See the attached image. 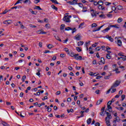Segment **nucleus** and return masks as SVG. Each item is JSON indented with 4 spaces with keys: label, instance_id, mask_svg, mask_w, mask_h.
I'll return each instance as SVG.
<instances>
[{
    "label": "nucleus",
    "instance_id": "obj_39",
    "mask_svg": "<svg viewBox=\"0 0 126 126\" xmlns=\"http://www.w3.org/2000/svg\"><path fill=\"white\" fill-rule=\"evenodd\" d=\"M97 26H98V25H97L96 23L92 24V28H93L94 27H97Z\"/></svg>",
    "mask_w": 126,
    "mask_h": 126
},
{
    "label": "nucleus",
    "instance_id": "obj_41",
    "mask_svg": "<svg viewBox=\"0 0 126 126\" xmlns=\"http://www.w3.org/2000/svg\"><path fill=\"white\" fill-rule=\"evenodd\" d=\"M86 11H87V8H86V7H83L82 12H86Z\"/></svg>",
    "mask_w": 126,
    "mask_h": 126
},
{
    "label": "nucleus",
    "instance_id": "obj_22",
    "mask_svg": "<svg viewBox=\"0 0 126 126\" xmlns=\"http://www.w3.org/2000/svg\"><path fill=\"white\" fill-rule=\"evenodd\" d=\"M100 62L101 63H102L103 64H105V58L102 57L100 59Z\"/></svg>",
    "mask_w": 126,
    "mask_h": 126
},
{
    "label": "nucleus",
    "instance_id": "obj_27",
    "mask_svg": "<svg viewBox=\"0 0 126 126\" xmlns=\"http://www.w3.org/2000/svg\"><path fill=\"white\" fill-rule=\"evenodd\" d=\"M102 102H103V99L98 100L96 102V105H100Z\"/></svg>",
    "mask_w": 126,
    "mask_h": 126
},
{
    "label": "nucleus",
    "instance_id": "obj_45",
    "mask_svg": "<svg viewBox=\"0 0 126 126\" xmlns=\"http://www.w3.org/2000/svg\"><path fill=\"white\" fill-rule=\"evenodd\" d=\"M97 44H98V42H95L94 44H93L92 46L93 48H96L97 47Z\"/></svg>",
    "mask_w": 126,
    "mask_h": 126
},
{
    "label": "nucleus",
    "instance_id": "obj_40",
    "mask_svg": "<svg viewBox=\"0 0 126 126\" xmlns=\"http://www.w3.org/2000/svg\"><path fill=\"white\" fill-rule=\"evenodd\" d=\"M24 2V3H28V2H29V4H30V3H31V1H30V0H25Z\"/></svg>",
    "mask_w": 126,
    "mask_h": 126
},
{
    "label": "nucleus",
    "instance_id": "obj_46",
    "mask_svg": "<svg viewBox=\"0 0 126 126\" xmlns=\"http://www.w3.org/2000/svg\"><path fill=\"white\" fill-rule=\"evenodd\" d=\"M36 32L38 33V34H42V33H43V30L37 31Z\"/></svg>",
    "mask_w": 126,
    "mask_h": 126
},
{
    "label": "nucleus",
    "instance_id": "obj_61",
    "mask_svg": "<svg viewBox=\"0 0 126 126\" xmlns=\"http://www.w3.org/2000/svg\"><path fill=\"white\" fill-rule=\"evenodd\" d=\"M112 89V91H111V93H115V92L117 91V89H114V88L113 89Z\"/></svg>",
    "mask_w": 126,
    "mask_h": 126
},
{
    "label": "nucleus",
    "instance_id": "obj_38",
    "mask_svg": "<svg viewBox=\"0 0 126 126\" xmlns=\"http://www.w3.org/2000/svg\"><path fill=\"white\" fill-rule=\"evenodd\" d=\"M119 69L118 68H116L115 70H113V71H116V73H120L121 71H118V70Z\"/></svg>",
    "mask_w": 126,
    "mask_h": 126
},
{
    "label": "nucleus",
    "instance_id": "obj_62",
    "mask_svg": "<svg viewBox=\"0 0 126 126\" xmlns=\"http://www.w3.org/2000/svg\"><path fill=\"white\" fill-rule=\"evenodd\" d=\"M110 78V75L104 76V79H109Z\"/></svg>",
    "mask_w": 126,
    "mask_h": 126
},
{
    "label": "nucleus",
    "instance_id": "obj_64",
    "mask_svg": "<svg viewBox=\"0 0 126 126\" xmlns=\"http://www.w3.org/2000/svg\"><path fill=\"white\" fill-rule=\"evenodd\" d=\"M95 126H100V124L98 122L95 123Z\"/></svg>",
    "mask_w": 126,
    "mask_h": 126
},
{
    "label": "nucleus",
    "instance_id": "obj_35",
    "mask_svg": "<svg viewBox=\"0 0 126 126\" xmlns=\"http://www.w3.org/2000/svg\"><path fill=\"white\" fill-rule=\"evenodd\" d=\"M99 17H100V18H106V16H105V15H104L103 14L99 15Z\"/></svg>",
    "mask_w": 126,
    "mask_h": 126
},
{
    "label": "nucleus",
    "instance_id": "obj_11",
    "mask_svg": "<svg viewBox=\"0 0 126 126\" xmlns=\"http://www.w3.org/2000/svg\"><path fill=\"white\" fill-rule=\"evenodd\" d=\"M75 37L76 38V40L78 41H80V34H77Z\"/></svg>",
    "mask_w": 126,
    "mask_h": 126
},
{
    "label": "nucleus",
    "instance_id": "obj_29",
    "mask_svg": "<svg viewBox=\"0 0 126 126\" xmlns=\"http://www.w3.org/2000/svg\"><path fill=\"white\" fill-rule=\"evenodd\" d=\"M47 48L48 49H52V48H54V45H53V44H49L47 46Z\"/></svg>",
    "mask_w": 126,
    "mask_h": 126
},
{
    "label": "nucleus",
    "instance_id": "obj_44",
    "mask_svg": "<svg viewBox=\"0 0 126 126\" xmlns=\"http://www.w3.org/2000/svg\"><path fill=\"white\" fill-rule=\"evenodd\" d=\"M45 27L47 29H49V28H50V27H51V26L50 25V24H46L45 25Z\"/></svg>",
    "mask_w": 126,
    "mask_h": 126
},
{
    "label": "nucleus",
    "instance_id": "obj_43",
    "mask_svg": "<svg viewBox=\"0 0 126 126\" xmlns=\"http://www.w3.org/2000/svg\"><path fill=\"white\" fill-rule=\"evenodd\" d=\"M123 21V18H119L118 19V23H121V22H122Z\"/></svg>",
    "mask_w": 126,
    "mask_h": 126
},
{
    "label": "nucleus",
    "instance_id": "obj_52",
    "mask_svg": "<svg viewBox=\"0 0 126 126\" xmlns=\"http://www.w3.org/2000/svg\"><path fill=\"white\" fill-rule=\"evenodd\" d=\"M84 26V23H82L79 25V28H81L83 26Z\"/></svg>",
    "mask_w": 126,
    "mask_h": 126
},
{
    "label": "nucleus",
    "instance_id": "obj_57",
    "mask_svg": "<svg viewBox=\"0 0 126 126\" xmlns=\"http://www.w3.org/2000/svg\"><path fill=\"white\" fill-rule=\"evenodd\" d=\"M115 120L117 121V122H119L121 121V119H120V117H117L116 118H115Z\"/></svg>",
    "mask_w": 126,
    "mask_h": 126
},
{
    "label": "nucleus",
    "instance_id": "obj_14",
    "mask_svg": "<svg viewBox=\"0 0 126 126\" xmlns=\"http://www.w3.org/2000/svg\"><path fill=\"white\" fill-rule=\"evenodd\" d=\"M117 44L118 45V46H119V47L122 46V40L118 39L117 40Z\"/></svg>",
    "mask_w": 126,
    "mask_h": 126
},
{
    "label": "nucleus",
    "instance_id": "obj_47",
    "mask_svg": "<svg viewBox=\"0 0 126 126\" xmlns=\"http://www.w3.org/2000/svg\"><path fill=\"white\" fill-rule=\"evenodd\" d=\"M0 81L1 82V81H3V76L1 75H0Z\"/></svg>",
    "mask_w": 126,
    "mask_h": 126
},
{
    "label": "nucleus",
    "instance_id": "obj_33",
    "mask_svg": "<svg viewBox=\"0 0 126 126\" xmlns=\"http://www.w3.org/2000/svg\"><path fill=\"white\" fill-rule=\"evenodd\" d=\"M111 58H112V57L110 55V54H106V59L110 60Z\"/></svg>",
    "mask_w": 126,
    "mask_h": 126
},
{
    "label": "nucleus",
    "instance_id": "obj_12",
    "mask_svg": "<svg viewBox=\"0 0 126 126\" xmlns=\"http://www.w3.org/2000/svg\"><path fill=\"white\" fill-rule=\"evenodd\" d=\"M103 26H104V25L98 27V28L96 30L94 29V31H93V32H96V31H100V30H101V28H102Z\"/></svg>",
    "mask_w": 126,
    "mask_h": 126
},
{
    "label": "nucleus",
    "instance_id": "obj_16",
    "mask_svg": "<svg viewBox=\"0 0 126 126\" xmlns=\"http://www.w3.org/2000/svg\"><path fill=\"white\" fill-rule=\"evenodd\" d=\"M65 27V24H62L60 26V30H63L64 29V28Z\"/></svg>",
    "mask_w": 126,
    "mask_h": 126
},
{
    "label": "nucleus",
    "instance_id": "obj_8",
    "mask_svg": "<svg viewBox=\"0 0 126 126\" xmlns=\"http://www.w3.org/2000/svg\"><path fill=\"white\" fill-rule=\"evenodd\" d=\"M110 28H111V27H110V26H109L106 29L102 31L101 32H103V33H105V32H108V31L110 30Z\"/></svg>",
    "mask_w": 126,
    "mask_h": 126
},
{
    "label": "nucleus",
    "instance_id": "obj_60",
    "mask_svg": "<svg viewBox=\"0 0 126 126\" xmlns=\"http://www.w3.org/2000/svg\"><path fill=\"white\" fill-rule=\"evenodd\" d=\"M79 6H80V7H83V4L81 3H78Z\"/></svg>",
    "mask_w": 126,
    "mask_h": 126
},
{
    "label": "nucleus",
    "instance_id": "obj_55",
    "mask_svg": "<svg viewBox=\"0 0 126 126\" xmlns=\"http://www.w3.org/2000/svg\"><path fill=\"white\" fill-rule=\"evenodd\" d=\"M48 112H51L52 111V108H50L49 106L47 107V108Z\"/></svg>",
    "mask_w": 126,
    "mask_h": 126
},
{
    "label": "nucleus",
    "instance_id": "obj_5",
    "mask_svg": "<svg viewBox=\"0 0 126 126\" xmlns=\"http://www.w3.org/2000/svg\"><path fill=\"white\" fill-rule=\"evenodd\" d=\"M105 111L107 112V111H109V112L112 113V106L110 105H107V109H106Z\"/></svg>",
    "mask_w": 126,
    "mask_h": 126
},
{
    "label": "nucleus",
    "instance_id": "obj_36",
    "mask_svg": "<svg viewBox=\"0 0 126 126\" xmlns=\"http://www.w3.org/2000/svg\"><path fill=\"white\" fill-rule=\"evenodd\" d=\"M110 28L112 27H114L115 28H117V29H119V28H120L119 27L117 26L116 25H110Z\"/></svg>",
    "mask_w": 126,
    "mask_h": 126
},
{
    "label": "nucleus",
    "instance_id": "obj_20",
    "mask_svg": "<svg viewBox=\"0 0 126 126\" xmlns=\"http://www.w3.org/2000/svg\"><path fill=\"white\" fill-rule=\"evenodd\" d=\"M92 121V119L91 118H89L87 121V123L88 125H90V124H91Z\"/></svg>",
    "mask_w": 126,
    "mask_h": 126
},
{
    "label": "nucleus",
    "instance_id": "obj_21",
    "mask_svg": "<svg viewBox=\"0 0 126 126\" xmlns=\"http://www.w3.org/2000/svg\"><path fill=\"white\" fill-rule=\"evenodd\" d=\"M78 0H73L72 1V3L73 5H75V4H77V1Z\"/></svg>",
    "mask_w": 126,
    "mask_h": 126
},
{
    "label": "nucleus",
    "instance_id": "obj_17",
    "mask_svg": "<svg viewBox=\"0 0 126 126\" xmlns=\"http://www.w3.org/2000/svg\"><path fill=\"white\" fill-rule=\"evenodd\" d=\"M84 44V42L83 41H79L78 42V47H80V46H82Z\"/></svg>",
    "mask_w": 126,
    "mask_h": 126
},
{
    "label": "nucleus",
    "instance_id": "obj_49",
    "mask_svg": "<svg viewBox=\"0 0 126 126\" xmlns=\"http://www.w3.org/2000/svg\"><path fill=\"white\" fill-rule=\"evenodd\" d=\"M60 57H61V58H62V59H63V58H65V54H60Z\"/></svg>",
    "mask_w": 126,
    "mask_h": 126
},
{
    "label": "nucleus",
    "instance_id": "obj_56",
    "mask_svg": "<svg viewBox=\"0 0 126 126\" xmlns=\"http://www.w3.org/2000/svg\"><path fill=\"white\" fill-rule=\"evenodd\" d=\"M101 49V48L100 47H97L96 48H95V51H96V52H97V51H99L100 49Z\"/></svg>",
    "mask_w": 126,
    "mask_h": 126
},
{
    "label": "nucleus",
    "instance_id": "obj_50",
    "mask_svg": "<svg viewBox=\"0 0 126 126\" xmlns=\"http://www.w3.org/2000/svg\"><path fill=\"white\" fill-rule=\"evenodd\" d=\"M72 30V34H73V33H74V32H76V29L75 28H74L73 29L72 28V30Z\"/></svg>",
    "mask_w": 126,
    "mask_h": 126
},
{
    "label": "nucleus",
    "instance_id": "obj_19",
    "mask_svg": "<svg viewBox=\"0 0 126 126\" xmlns=\"http://www.w3.org/2000/svg\"><path fill=\"white\" fill-rule=\"evenodd\" d=\"M117 8L118 10H122L123 9V6L122 5L117 6Z\"/></svg>",
    "mask_w": 126,
    "mask_h": 126
},
{
    "label": "nucleus",
    "instance_id": "obj_26",
    "mask_svg": "<svg viewBox=\"0 0 126 126\" xmlns=\"http://www.w3.org/2000/svg\"><path fill=\"white\" fill-rule=\"evenodd\" d=\"M65 31H69V30H72V28H70V27H68L65 28Z\"/></svg>",
    "mask_w": 126,
    "mask_h": 126
},
{
    "label": "nucleus",
    "instance_id": "obj_3",
    "mask_svg": "<svg viewBox=\"0 0 126 126\" xmlns=\"http://www.w3.org/2000/svg\"><path fill=\"white\" fill-rule=\"evenodd\" d=\"M3 24H6V25H9L12 23V21L11 20H7L3 22Z\"/></svg>",
    "mask_w": 126,
    "mask_h": 126
},
{
    "label": "nucleus",
    "instance_id": "obj_10",
    "mask_svg": "<svg viewBox=\"0 0 126 126\" xmlns=\"http://www.w3.org/2000/svg\"><path fill=\"white\" fill-rule=\"evenodd\" d=\"M1 124L3 126H9V125L4 121H1Z\"/></svg>",
    "mask_w": 126,
    "mask_h": 126
},
{
    "label": "nucleus",
    "instance_id": "obj_9",
    "mask_svg": "<svg viewBox=\"0 0 126 126\" xmlns=\"http://www.w3.org/2000/svg\"><path fill=\"white\" fill-rule=\"evenodd\" d=\"M54 36L55 39H56V40L60 41V42H62V39H60V37L58 36H57V34L54 33Z\"/></svg>",
    "mask_w": 126,
    "mask_h": 126
},
{
    "label": "nucleus",
    "instance_id": "obj_63",
    "mask_svg": "<svg viewBox=\"0 0 126 126\" xmlns=\"http://www.w3.org/2000/svg\"><path fill=\"white\" fill-rule=\"evenodd\" d=\"M67 102H71V98L70 97H68L67 99Z\"/></svg>",
    "mask_w": 126,
    "mask_h": 126
},
{
    "label": "nucleus",
    "instance_id": "obj_6",
    "mask_svg": "<svg viewBox=\"0 0 126 126\" xmlns=\"http://www.w3.org/2000/svg\"><path fill=\"white\" fill-rule=\"evenodd\" d=\"M106 38H107V39H108V40L109 41H110V42H113L114 41V39L113 38H112V36H110L109 35H106Z\"/></svg>",
    "mask_w": 126,
    "mask_h": 126
},
{
    "label": "nucleus",
    "instance_id": "obj_42",
    "mask_svg": "<svg viewBox=\"0 0 126 126\" xmlns=\"http://www.w3.org/2000/svg\"><path fill=\"white\" fill-rule=\"evenodd\" d=\"M19 7L21 8V7H22V6H15V7H12L11 9H14V8H15V9H17V8H19Z\"/></svg>",
    "mask_w": 126,
    "mask_h": 126
},
{
    "label": "nucleus",
    "instance_id": "obj_4",
    "mask_svg": "<svg viewBox=\"0 0 126 126\" xmlns=\"http://www.w3.org/2000/svg\"><path fill=\"white\" fill-rule=\"evenodd\" d=\"M105 122L107 126H111V124H110V119H108V117L105 118Z\"/></svg>",
    "mask_w": 126,
    "mask_h": 126
},
{
    "label": "nucleus",
    "instance_id": "obj_32",
    "mask_svg": "<svg viewBox=\"0 0 126 126\" xmlns=\"http://www.w3.org/2000/svg\"><path fill=\"white\" fill-rule=\"evenodd\" d=\"M76 50L78 52H82V50H81V47H76Z\"/></svg>",
    "mask_w": 126,
    "mask_h": 126
},
{
    "label": "nucleus",
    "instance_id": "obj_48",
    "mask_svg": "<svg viewBox=\"0 0 126 126\" xmlns=\"http://www.w3.org/2000/svg\"><path fill=\"white\" fill-rule=\"evenodd\" d=\"M121 98H122V101H124V100L125 99V98H126V95L125 94H123L122 96H121Z\"/></svg>",
    "mask_w": 126,
    "mask_h": 126
},
{
    "label": "nucleus",
    "instance_id": "obj_18",
    "mask_svg": "<svg viewBox=\"0 0 126 126\" xmlns=\"http://www.w3.org/2000/svg\"><path fill=\"white\" fill-rule=\"evenodd\" d=\"M75 59L77 60H80V61H81V60H82V56L75 57Z\"/></svg>",
    "mask_w": 126,
    "mask_h": 126
},
{
    "label": "nucleus",
    "instance_id": "obj_51",
    "mask_svg": "<svg viewBox=\"0 0 126 126\" xmlns=\"http://www.w3.org/2000/svg\"><path fill=\"white\" fill-rule=\"evenodd\" d=\"M118 55L120 57H125V55H124V53L123 52H120L118 54Z\"/></svg>",
    "mask_w": 126,
    "mask_h": 126
},
{
    "label": "nucleus",
    "instance_id": "obj_1",
    "mask_svg": "<svg viewBox=\"0 0 126 126\" xmlns=\"http://www.w3.org/2000/svg\"><path fill=\"white\" fill-rule=\"evenodd\" d=\"M120 84L121 81H119V80H116L113 84V85L111 86V89H113L116 87H118V86H119V85H120Z\"/></svg>",
    "mask_w": 126,
    "mask_h": 126
},
{
    "label": "nucleus",
    "instance_id": "obj_58",
    "mask_svg": "<svg viewBox=\"0 0 126 126\" xmlns=\"http://www.w3.org/2000/svg\"><path fill=\"white\" fill-rule=\"evenodd\" d=\"M103 69L104 70H107V69H108V65H105L103 68Z\"/></svg>",
    "mask_w": 126,
    "mask_h": 126
},
{
    "label": "nucleus",
    "instance_id": "obj_30",
    "mask_svg": "<svg viewBox=\"0 0 126 126\" xmlns=\"http://www.w3.org/2000/svg\"><path fill=\"white\" fill-rule=\"evenodd\" d=\"M51 7L53 8V9H55V10H56V11H58V7H56V6L52 5H51Z\"/></svg>",
    "mask_w": 126,
    "mask_h": 126
},
{
    "label": "nucleus",
    "instance_id": "obj_28",
    "mask_svg": "<svg viewBox=\"0 0 126 126\" xmlns=\"http://www.w3.org/2000/svg\"><path fill=\"white\" fill-rule=\"evenodd\" d=\"M91 15L93 16V17H94V16L96 17V16H97V15H96V11L93 12V13H91Z\"/></svg>",
    "mask_w": 126,
    "mask_h": 126
},
{
    "label": "nucleus",
    "instance_id": "obj_34",
    "mask_svg": "<svg viewBox=\"0 0 126 126\" xmlns=\"http://www.w3.org/2000/svg\"><path fill=\"white\" fill-rule=\"evenodd\" d=\"M98 5H103L104 4V2L100 0L98 1Z\"/></svg>",
    "mask_w": 126,
    "mask_h": 126
},
{
    "label": "nucleus",
    "instance_id": "obj_25",
    "mask_svg": "<svg viewBox=\"0 0 126 126\" xmlns=\"http://www.w3.org/2000/svg\"><path fill=\"white\" fill-rule=\"evenodd\" d=\"M69 55H70V56L72 57V58H75V54L73 52H71Z\"/></svg>",
    "mask_w": 126,
    "mask_h": 126
},
{
    "label": "nucleus",
    "instance_id": "obj_54",
    "mask_svg": "<svg viewBox=\"0 0 126 126\" xmlns=\"http://www.w3.org/2000/svg\"><path fill=\"white\" fill-rule=\"evenodd\" d=\"M29 26L32 28H36V27H37L36 26L32 25V24H30Z\"/></svg>",
    "mask_w": 126,
    "mask_h": 126
},
{
    "label": "nucleus",
    "instance_id": "obj_59",
    "mask_svg": "<svg viewBox=\"0 0 126 126\" xmlns=\"http://www.w3.org/2000/svg\"><path fill=\"white\" fill-rule=\"evenodd\" d=\"M105 5H109V4H111L112 3L111 2H105Z\"/></svg>",
    "mask_w": 126,
    "mask_h": 126
},
{
    "label": "nucleus",
    "instance_id": "obj_2",
    "mask_svg": "<svg viewBox=\"0 0 126 126\" xmlns=\"http://www.w3.org/2000/svg\"><path fill=\"white\" fill-rule=\"evenodd\" d=\"M63 21H64L66 23L70 22V19L68 18L67 16H64L63 18Z\"/></svg>",
    "mask_w": 126,
    "mask_h": 126
},
{
    "label": "nucleus",
    "instance_id": "obj_15",
    "mask_svg": "<svg viewBox=\"0 0 126 126\" xmlns=\"http://www.w3.org/2000/svg\"><path fill=\"white\" fill-rule=\"evenodd\" d=\"M98 9L103 10V9H105V7L103 6L102 5H98Z\"/></svg>",
    "mask_w": 126,
    "mask_h": 126
},
{
    "label": "nucleus",
    "instance_id": "obj_31",
    "mask_svg": "<svg viewBox=\"0 0 126 126\" xmlns=\"http://www.w3.org/2000/svg\"><path fill=\"white\" fill-rule=\"evenodd\" d=\"M67 113H73V109L72 108H71L70 110L69 109H67Z\"/></svg>",
    "mask_w": 126,
    "mask_h": 126
},
{
    "label": "nucleus",
    "instance_id": "obj_53",
    "mask_svg": "<svg viewBox=\"0 0 126 126\" xmlns=\"http://www.w3.org/2000/svg\"><path fill=\"white\" fill-rule=\"evenodd\" d=\"M7 12H8V11H7V10L6 9L2 13H1V14H6Z\"/></svg>",
    "mask_w": 126,
    "mask_h": 126
},
{
    "label": "nucleus",
    "instance_id": "obj_37",
    "mask_svg": "<svg viewBox=\"0 0 126 126\" xmlns=\"http://www.w3.org/2000/svg\"><path fill=\"white\" fill-rule=\"evenodd\" d=\"M25 79H26V75H24L22 77V81L24 82V81H25Z\"/></svg>",
    "mask_w": 126,
    "mask_h": 126
},
{
    "label": "nucleus",
    "instance_id": "obj_23",
    "mask_svg": "<svg viewBox=\"0 0 126 126\" xmlns=\"http://www.w3.org/2000/svg\"><path fill=\"white\" fill-rule=\"evenodd\" d=\"M51 1H52V2H53V3H55L56 4H59L60 3H59L58 2V1H57V0H50Z\"/></svg>",
    "mask_w": 126,
    "mask_h": 126
},
{
    "label": "nucleus",
    "instance_id": "obj_7",
    "mask_svg": "<svg viewBox=\"0 0 126 126\" xmlns=\"http://www.w3.org/2000/svg\"><path fill=\"white\" fill-rule=\"evenodd\" d=\"M105 113L107 114V117L108 118L109 120H110V119H112V115H111V113L107 112L106 111H105Z\"/></svg>",
    "mask_w": 126,
    "mask_h": 126
},
{
    "label": "nucleus",
    "instance_id": "obj_24",
    "mask_svg": "<svg viewBox=\"0 0 126 126\" xmlns=\"http://www.w3.org/2000/svg\"><path fill=\"white\" fill-rule=\"evenodd\" d=\"M64 51L67 53V55H70V53L69 52V50L68 48H64Z\"/></svg>",
    "mask_w": 126,
    "mask_h": 126
},
{
    "label": "nucleus",
    "instance_id": "obj_13",
    "mask_svg": "<svg viewBox=\"0 0 126 126\" xmlns=\"http://www.w3.org/2000/svg\"><path fill=\"white\" fill-rule=\"evenodd\" d=\"M34 9H37V10H43L40 6H35Z\"/></svg>",
    "mask_w": 126,
    "mask_h": 126
}]
</instances>
